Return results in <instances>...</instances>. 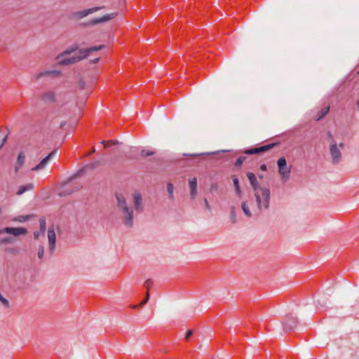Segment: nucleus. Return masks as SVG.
Returning <instances> with one entry per match:
<instances>
[{"label": "nucleus", "mask_w": 359, "mask_h": 359, "mask_svg": "<svg viewBox=\"0 0 359 359\" xmlns=\"http://www.w3.org/2000/svg\"><path fill=\"white\" fill-rule=\"evenodd\" d=\"M104 48V45H99L90 46L86 48H79V45L78 43H74L67 48L62 53V54L58 57V59H60V57L64 55H70L76 50L78 51V55H74L71 57L61 59L58 61V63L62 65H68L76 63L83 59L87 58V57L93 52L100 50Z\"/></svg>", "instance_id": "f257e3e1"}, {"label": "nucleus", "mask_w": 359, "mask_h": 359, "mask_svg": "<svg viewBox=\"0 0 359 359\" xmlns=\"http://www.w3.org/2000/svg\"><path fill=\"white\" fill-rule=\"evenodd\" d=\"M117 209L122 223L128 228H132L134 224V208L129 205L122 194L116 193Z\"/></svg>", "instance_id": "f03ea898"}, {"label": "nucleus", "mask_w": 359, "mask_h": 359, "mask_svg": "<svg viewBox=\"0 0 359 359\" xmlns=\"http://www.w3.org/2000/svg\"><path fill=\"white\" fill-rule=\"evenodd\" d=\"M246 176L249 180L250 184L254 191V196L255 198L256 203L258 204L259 207L261 205V194L259 192V189L262 187L257 181L256 175L251 172H247Z\"/></svg>", "instance_id": "7ed1b4c3"}, {"label": "nucleus", "mask_w": 359, "mask_h": 359, "mask_svg": "<svg viewBox=\"0 0 359 359\" xmlns=\"http://www.w3.org/2000/svg\"><path fill=\"white\" fill-rule=\"evenodd\" d=\"M277 166L278 173L281 176V180L285 182L290 177V173L291 172V168L287 165V161L285 157H280L277 161Z\"/></svg>", "instance_id": "20e7f679"}, {"label": "nucleus", "mask_w": 359, "mask_h": 359, "mask_svg": "<svg viewBox=\"0 0 359 359\" xmlns=\"http://www.w3.org/2000/svg\"><path fill=\"white\" fill-rule=\"evenodd\" d=\"M259 192L261 194V205L259 207L257 203V209L259 211H262L263 209L268 210L269 208L271 199V191L269 189L262 187L259 189Z\"/></svg>", "instance_id": "39448f33"}, {"label": "nucleus", "mask_w": 359, "mask_h": 359, "mask_svg": "<svg viewBox=\"0 0 359 359\" xmlns=\"http://www.w3.org/2000/svg\"><path fill=\"white\" fill-rule=\"evenodd\" d=\"M329 151L332 158V164H338L342 159V154L334 140H332L330 142Z\"/></svg>", "instance_id": "423d86ee"}, {"label": "nucleus", "mask_w": 359, "mask_h": 359, "mask_svg": "<svg viewBox=\"0 0 359 359\" xmlns=\"http://www.w3.org/2000/svg\"><path fill=\"white\" fill-rule=\"evenodd\" d=\"M278 142H273L267 144H264L260 147L255 148H248L243 151V153L246 155H255L260 154L269 151L273 149L275 146L278 145Z\"/></svg>", "instance_id": "0eeeda50"}, {"label": "nucleus", "mask_w": 359, "mask_h": 359, "mask_svg": "<svg viewBox=\"0 0 359 359\" xmlns=\"http://www.w3.org/2000/svg\"><path fill=\"white\" fill-rule=\"evenodd\" d=\"M7 233L13 235V236H20L26 235L27 233V229L25 227H10L6 226L0 229V234Z\"/></svg>", "instance_id": "6e6552de"}, {"label": "nucleus", "mask_w": 359, "mask_h": 359, "mask_svg": "<svg viewBox=\"0 0 359 359\" xmlns=\"http://www.w3.org/2000/svg\"><path fill=\"white\" fill-rule=\"evenodd\" d=\"M116 15V13L107 14V15H103L101 18H95L88 22L81 23V25L83 27L94 26L97 24L106 22L110 20H112L113 18H115Z\"/></svg>", "instance_id": "1a4fd4ad"}, {"label": "nucleus", "mask_w": 359, "mask_h": 359, "mask_svg": "<svg viewBox=\"0 0 359 359\" xmlns=\"http://www.w3.org/2000/svg\"><path fill=\"white\" fill-rule=\"evenodd\" d=\"M57 150H53L43 158L39 164L32 168L33 171H39L44 169L50 161L55 156Z\"/></svg>", "instance_id": "9d476101"}, {"label": "nucleus", "mask_w": 359, "mask_h": 359, "mask_svg": "<svg viewBox=\"0 0 359 359\" xmlns=\"http://www.w3.org/2000/svg\"><path fill=\"white\" fill-rule=\"evenodd\" d=\"M102 8H103L102 6L93 7V8L83 10L81 11L74 12V13H72V15L74 18L81 19V18L86 17L87 15H88L90 14H92L95 12H97V11L101 10Z\"/></svg>", "instance_id": "9b49d317"}, {"label": "nucleus", "mask_w": 359, "mask_h": 359, "mask_svg": "<svg viewBox=\"0 0 359 359\" xmlns=\"http://www.w3.org/2000/svg\"><path fill=\"white\" fill-rule=\"evenodd\" d=\"M133 205L134 210L136 211L137 213L142 212L144 208L142 205V195L140 192L135 191L133 194Z\"/></svg>", "instance_id": "f8f14e48"}, {"label": "nucleus", "mask_w": 359, "mask_h": 359, "mask_svg": "<svg viewBox=\"0 0 359 359\" xmlns=\"http://www.w3.org/2000/svg\"><path fill=\"white\" fill-rule=\"evenodd\" d=\"M297 320L292 315L287 316L286 321L283 323V330L285 332H291L297 327Z\"/></svg>", "instance_id": "ddd939ff"}, {"label": "nucleus", "mask_w": 359, "mask_h": 359, "mask_svg": "<svg viewBox=\"0 0 359 359\" xmlns=\"http://www.w3.org/2000/svg\"><path fill=\"white\" fill-rule=\"evenodd\" d=\"M48 250L52 254L55 249L56 244V235L53 227H50L48 229Z\"/></svg>", "instance_id": "4468645a"}, {"label": "nucleus", "mask_w": 359, "mask_h": 359, "mask_svg": "<svg viewBox=\"0 0 359 359\" xmlns=\"http://www.w3.org/2000/svg\"><path fill=\"white\" fill-rule=\"evenodd\" d=\"M152 285H153V280L150 278L147 279L144 283V286L147 289V292L145 294V297H144V299L139 304L132 305L131 308L137 309V308L142 306L143 305H144L147 303V302L149 301V297H150L148 290H149V288H151L152 287Z\"/></svg>", "instance_id": "2eb2a0df"}, {"label": "nucleus", "mask_w": 359, "mask_h": 359, "mask_svg": "<svg viewBox=\"0 0 359 359\" xmlns=\"http://www.w3.org/2000/svg\"><path fill=\"white\" fill-rule=\"evenodd\" d=\"M189 185L190 188L191 198L194 200L197 196V180L196 177L189 179Z\"/></svg>", "instance_id": "dca6fc26"}, {"label": "nucleus", "mask_w": 359, "mask_h": 359, "mask_svg": "<svg viewBox=\"0 0 359 359\" xmlns=\"http://www.w3.org/2000/svg\"><path fill=\"white\" fill-rule=\"evenodd\" d=\"M41 100L46 104L53 103L55 102V95L53 91L46 92L42 95Z\"/></svg>", "instance_id": "f3484780"}, {"label": "nucleus", "mask_w": 359, "mask_h": 359, "mask_svg": "<svg viewBox=\"0 0 359 359\" xmlns=\"http://www.w3.org/2000/svg\"><path fill=\"white\" fill-rule=\"evenodd\" d=\"M25 161V155L23 151H20L17 158L16 165L15 167V172H18L20 168L22 167Z\"/></svg>", "instance_id": "a211bd4d"}, {"label": "nucleus", "mask_w": 359, "mask_h": 359, "mask_svg": "<svg viewBox=\"0 0 359 359\" xmlns=\"http://www.w3.org/2000/svg\"><path fill=\"white\" fill-rule=\"evenodd\" d=\"M60 74V72L57 70H48L44 71L41 73H39L37 75V79H39L41 77L45 76H50L53 77H56Z\"/></svg>", "instance_id": "6ab92c4d"}, {"label": "nucleus", "mask_w": 359, "mask_h": 359, "mask_svg": "<svg viewBox=\"0 0 359 359\" xmlns=\"http://www.w3.org/2000/svg\"><path fill=\"white\" fill-rule=\"evenodd\" d=\"M34 188V184L32 183L27 184L25 185H22L19 187L18 191L16 192V194L20 196L23 194L25 192L32 190Z\"/></svg>", "instance_id": "aec40b11"}, {"label": "nucleus", "mask_w": 359, "mask_h": 359, "mask_svg": "<svg viewBox=\"0 0 359 359\" xmlns=\"http://www.w3.org/2000/svg\"><path fill=\"white\" fill-rule=\"evenodd\" d=\"M231 178H232L233 184V187L235 189L236 194L238 196H240L241 195L242 191H241V189L240 187L238 178L236 175H233L231 177Z\"/></svg>", "instance_id": "412c9836"}, {"label": "nucleus", "mask_w": 359, "mask_h": 359, "mask_svg": "<svg viewBox=\"0 0 359 359\" xmlns=\"http://www.w3.org/2000/svg\"><path fill=\"white\" fill-rule=\"evenodd\" d=\"M330 111V107H325L321 109L320 111H318V114L316 116V121L322 120Z\"/></svg>", "instance_id": "4be33fe9"}, {"label": "nucleus", "mask_w": 359, "mask_h": 359, "mask_svg": "<svg viewBox=\"0 0 359 359\" xmlns=\"http://www.w3.org/2000/svg\"><path fill=\"white\" fill-rule=\"evenodd\" d=\"M46 229V219L44 217H41L39 219V231L41 233V235L44 236Z\"/></svg>", "instance_id": "5701e85b"}, {"label": "nucleus", "mask_w": 359, "mask_h": 359, "mask_svg": "<svg viewBox=\"0 0 359 359\" xmlns=\"http://www.w3.org/2000/svg\"><path fill=\"white\" fill-rule=\"evenodd\" d=\"M241 208L244 212V214L250 217L252 216V212L250 210V208L248 207L247 205V202L246 201H243L242 203H241Z\"/></svg>", "instance_id": "b1692460"}, {"label": "nucleus", "mask_w": 359, "mask_h": 359, "mask_svg": "<svg viewBox=\"0 0 359 359\" xmlns=\"http://www.w3.org/2000/svg\"><path fill=\"white\" fill-rule=\"evenodd\" d=\"M32 215H21L18 216V217L15 218V221L19 222H25L31 218Z\"/></svg>", "instance_id": "393cba45"}, {"label": "nucleus", "mask_w": 359, "mask_h": 359, "mask_svg": "<svg viewBox=\"0 0 359 359\" xmlns=\"http://www.w3.org/2000/svg\"><path fill=\"white\" fill-rule=\"evenodd\" d=\"M245 159H246L245 156L238 157L234 163V167L236 168H241V165H243V162L245 161Z\"/></svg>", "instance_id": "a878e982"}, {"label": "nucleus", "mask_w": 359, "mask_h": 359, "mask_svg": "<svg viewBox=\"0 0 359 359\" xmlns=\"http://www.w3.org/2000/svg\"><path fill=\"white\" fill-rule=\"evenodd\" d=\"M230 220L232 223H236V208L235 207L232 206L231 208V211H230Z\"/></svg>", "instance_id": "bb28decb"}, {"label": "nucleus", "mask_w": 359, "mask_h": 359, "mask_svg": "<svg viewBox=\"0 0 359 359\" xmlns=\"http://www.w3.org/2000/svg\"><path fill=\"white\" fill-rule=\"evenodd\" d=\"M13 242V238L11 236L4 237L0 238V245L1 244H8Z\"/></svg>", "instance_id": "cd10ccee"}, {"label": "nucleus", "mask_w": 359, "mask_h": 359, "mask_svg": "<svg viewBox=\"0 0 359 359\" xmlns=\"http://www.w3.org/2000/svg\"><path fill=\"white\" fill-rule=\"evenodd\" d=\"M167 191L169 194V198H173V186L171 183L167 184Z\"/></svg>", "instance_id": "c85d7f7f"}, {"label": "nucleus", "mask_w": 359, "mask_h": 359, "mask_svg": "<svg viewBox=\"0 0 359 359\" xmlns=\"http://www.w3.org/2000/svg\"><path fill=\"white\" fill-rule=\"evenodd\" d=\"M38 257L40 259H42L44 255V248L43 245H40L38 249L37 253Z\"/></svg>", "instance_id": "c756f323"}, {"label": "nucleus", "mask_w": 359, "mask_h": 359, "mask_svg": "<svg viewBox=\"0 0 359 359\" xmlns=\"http://www.w3.org/2000/svg\"><path fill=\"white\" fill-rule=\"evenodd\" d=\"M0 302L6 308L9 307V302L0 293Z\"/></svg>", "instance_id": "7c9ffc66"}, {"label": "nucleus", "mask_w": 359, "mask_h": 359, "mask_svg": "<svg viewBox=\"0 0 359 359\" xmlns=\"http://www.w3.org/2000/svg\"><path fill=\"white\" fill-rule=\"evenodd\" d=\"M154 154V152L151 151H146L144 149H142L141 151V156L143 157L145 156H149Z\"/></svg>", "instance_id": "2f4dec72"}, {"label": "nucleus", "mask_w": 359, "mask_h": 359, "mask_svg": "<svg viewBox=\"0 0 359 359\" xmlns=\"http://www.w3.org/2000/svg\"><path fill=\"white\" fill-rule=\"evenodd\" d=\"M73 192V191L72 190H68V189H64L62 190L60 193V196H65L67 195H69V194H71Z\"/></svg>", "instance_id": "473e14b6"}, {"label": "nucleus", "mask_w": 359, "mask_h": 359, "mask_svg": "<svg viewBox=\"0 0 359 359\" xmlns=\"http://www.w3.org/2000/svg\"><path fill=\"white\" fill-rule=\"evenodd\" d=\"M194 334V332L193 330H189L187 332H186V334L184 336V339L188 341H189V339Z\"/></svg>", "instance_id": "72a5a7b5"}, {"label": "nucleus", "mask_w": 359, "mask_h": 359, "mask_svg": "<svg viewBox=\"0 0 359 359\" xmlns=\"http://www.w3.org/2000/svg\"><path fill=\"white\" fill-rule=\"evenodd\" d=\"M79 88L80 89H84L86 86V83L83 79H80L78 83Z\"/></svg>", "instance_id": "f704fd0d"}, {"label": "nucleus", "mask_w": 359, "mask_h": 359, "mask_svg": "<svg viewBox=\"0 0 359 359\" xmlns=\"http://www.w3.org/2000/svg\"><path fill=\"white\" fill-rule=\"evenodd\" d=\"M7 138H8V135H4V136L2 137L1 141L0 142V145H1V148L4 147V145L6 142Z\"/></svg>", "instance_id": "c9c22d12"}, {"label": "nucleus", "mask_w": 359, "mask_h": 359, "mask_svg": "<svg viewBox=\"0 0 359 359\" xmlns=\"http://www.w3.org/2000/svg\"><path fill=\"white\" fill-rule=\"evenodd\" d=\"M40 235H41V233L40 232V231L34 232V238L35 239H38L39 238Z\"/></svg>", "instance_id": "e433bc0d"}, {"label": "nucleus", "mask_w": 359, "mask_h": 359, "mask_svg": "<svg viewBox=\"0 0 359 359\" xmlns=\"http://www.w3.org/2000/svg\"><path fill=\"white\" fill-rule=\"evenodd\" d=\"M204 204H205V207L208 210H210V205H209V203H208V200H207L206 198H204Z\"/></svg>", "instance_id": "4c0bfd02"}, {"label": "nucleus", "mask_w": 359, "mask_h": 359, "mask_svg": "<svg viewBox=\"0 0 359 359\" xmlns=\"http://www.w3.org/2000/svg\"><path fill=\"white\" fill-rule=\"evenodd\" d=\"M259 169L262 171H266L267 170V165L266 164H262L259 167Z\"/></svg>", "instance_id": "58836bf2"}, {"label": "nucleus", "mask_w": 359, "mask_h": 359, "mask_svg": "<svg viewBox=\"0 0 359 359\" xmlns=\"http://www.w3.org/2000/svg\"><path fill=\"white\" fill-rule=\"evenodd\" d=\"M327 138L329 140H330V142H331L332 140H334L332 134L331 133V132L329 131V132H327Z\"/></svg>", "instance_id": "ea45409f"}, {"label": "nucleus", "mask_w": 359, "mask_h": 359, "mask_svg": "<svg viewBox=\"0 0 359 359\" xmlns=\"http://www.w3.org/2000/svg\"><path fill=\"white\" fill-rule=\"evenodd\" d=\"M99 60H100V57H97V58L91 60L90 62L95 64V63H97Z\"/></svg>", "instance_id": "a19ab883"}, {"label": "nucleus", "mask_w": 359, "mask_h": 359, "mask_svg": "<svg viewBox=\"0 0 359 359\" xmlns=\"http://www.w3.org/2000/svg\"><path fill=\"white\" fill-rule=\"evenodd\" d=\"M338 145V147L340 149H343L344 147V144L343 142L339 143Z\"/></svg>", "instance_id": "79ce46f5"}, {"label": "nucleus", "mask_w": 359, "mask_h": 359, "mask_svg": "<svg viewBox=\"0 0 359 359\" xmlns=\"http://www.w3.org/2000/svg\"><path fill=\"white\" fill-rule=\"evenodd\" d=\"M66 125V121H62L60 123V128H62Z\"/></svg>", "instance_id": "37998d69"}, {"label": "nucleus", "mask_w": 359, "mask_h": 359, "mask_svg": "<svg viewBox=\"0 0 359 359\" xmlns=\"http://www.w3.org/2000/svg\"><path fill=\"white\" fill-rule=\"evenodd\" d=\"M258 177H259V179H263V178H264V175H263L262 174H259V175H258Z\"/></svg>", "instance_id": "c03bdc74"}, {"label": "nucleus", "mask_w": 359, "mask_h": 359, "mask_svg": "<svg viewBox=\"0 0 359 359\" xmlns=\"http://www.w3.org/2000/svg\"><path fill=\"white\" fill-rule=\"evenodd\" d=\"M111 143L112 144H118V141H111Z\"/></svg>", "instance_id": "a18cd8bd"}, {"label": "nucleus", "mask_w": 359, "mask_h": 359, "mask_svg": "<svg viewBox=\"0 0 359 359\" xmlns=\"http://www.w3.org/2000/svg\"><path fill=\"white\" fill-rule=\"evenodd\" d=\"M356 105H357L358 109V111H359V100H358V101L356 102Z\"/></svg>", "instance_id": "49530a36"}, {"label": "nucleus", "mask_w": 359, "mask_h": 359, "mask_svg": "<svg viewBox=\"0 0 359 359\" xmlns=\"http://www.w3.org/2000/svg\"><path fill=\"white\" fill-rule=\"evenodd\" d=\"M102 144H107V142L106 141H102Z\"/></svg>", "instance_id": "de8ad7c7"}, {"label": "nucleus", "mask_w": 359, "mask_h": 359, "mask_svg": "<svg viewBox=\"0 0 359 359\" xmlns=\"http://www.w3.org/2000/svg\"><path fill=\"white\" fill-rule=\"evenodd\" d=\"M9 252H14V250H10Z\"/></svg>", "instance_id": "09e8293b"}, {"label": "nucleus", "mask_w": 359, "mask_h": 359, "mask_svg": "<svg viewBox=\"0 0 359 359\" xmlns=\"http://www.w3.org/2000/svg\"><path fill=\"white\" fill-rule=\"evenodd\" d=\"M194 156H199V154H194Z\"/></svg>", "instance_id": "8fccbe9b"}, {"label": "nucleus", "mask_w": 359, "mask_h": 359, "mask_svg": "<svg viewBox=\"0 0 359 359\" xmlns=\"http://www.w3.org/2000/svg\"><path fill=\"white\" fill-rule=\"evenodd\" d=\"M320 306H321L322 307H324V306H325V304H320Z\"/></svg>", "instance_id": "3c124183"}]
</instances>
